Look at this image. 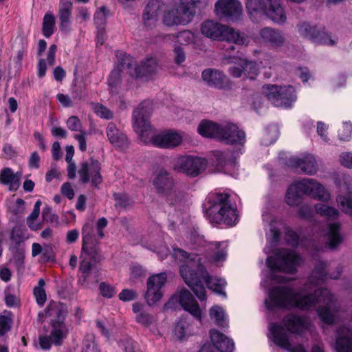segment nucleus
Instances as JSON below:
<instances>
[{
  "mask_svg": "<svg viewBox=\"0 0 352 352\" xmlns=\"http://www.w3.org/2000/svg\"><path fill=\"white\" fill-rule=\"evenodd\" d=\"M269 297L270 300L265 302L268 309L297 307L306 310L315 307L324 323L331 324L334 322L337 306L333 295L326 288H319L313 294L302 296L290 287L278 286L270 291Z\"/></svg>",
  "mask_w": 352,
  "mask_h": 352,
  "instance_id": "nucleus-1",
  "label": "nucleus"
},
{
  "mask_svg": "<svg viewBox=\"0 0 352 352\" xmlns=\"http://www.w3.org/2000/svg\"><path fill=\"white\" fill-rule=\"evenodd\" d=\"M174 255L184 262L179 268L180 275L199 300L202 301L206 298L204 283L208 289L223 297L226 296L223 291L226 282L223 279L209 275L202 263L200 255L189 254L179 248L174 249Z\"/></svg>",
  "mask_w": 352,
  "mask_h": 352,
  "instance_id": "nucleus-2",
  "label": "nucleus"
},
{
  "mask_svg": "<svg viewBox=\"0 0 352 352\" xmlns=\"http://www.w3.org/2000/svg\"><path fill=\"white\" fill-rule=\"evenodd\" d=\"M283 322L288 330L276 324H271L270 333L272 336L273 342L280 348L292 352H306L301 346L292 348L289 342V331L294 333L301 332L306 327L305 320L301 316L289 314L284 318Z\"/></svg>",
  "mask_w": 352,
  "mask_h": 352,
  "instance_id": "nucleus-3",
  "label": "nucleus"
},
{
  "mask_svg": "<svg viewBox=\"0 0 352 352\" xmlns=\"http://www.w3.org/2000/svg\"><path fill=\"white\" fill-rule=\"evenodd\" d=\"M228 193L217 192L208 197L206 213L210 221L219 224L233 226L237 220L236 209L231 205Z\"/></svg>",
  "mask_w": 352,
  "mask_h": 352,
  "instance_id": "nucleus-4",
  "label": "nucleus"
},
{
  "mask_svg": "<svg viewBox=\"0 0 352 352\" xmlns=\"http://www.w3.org/2000/svg\"><path fill=\"white\" fill-rule=\"evenodd\" d=\"M302 195L322 201L330 199L329 193L316 179H304L289 186L285 197L286 203L291 206H298L302 202Z\"/></svg>",
  "mask_w": 352,
  "mask_h": 352,
  "instance_id": "nucleus-5",
  "label": "nucleus"
},
{
  "mask_svg": "<svg viewBox=\"0 0 352 352\" xmlns=\"http://www.w3.org/2000/svg\"><path fill=\"white\" fill-rule=\"evenodd\" d=\"M245 6L254 22H257L263 16L277 23L283 24L287 21L281 0H246Z\"/></svg>",
  "mask_w": 352,
  "mask_h": 352,
  "instance_id": "nucleus-6",
  "label": "nucleus"
},
{
  "mask_svg": "<svg viewBox=\"0 0 352 352\" xmlns=\"http://www.w3.org/2000/svg\"><path fill=\"white\" fill-rule=\"evenodd\" d=\"M67 313V307L65 304L52 300L43 311L38 314L41 320L44 317L50 318L51 336L56 344H60V341L67 336L69 329L65 324Z\"/></svg>",
  "mask_w": 352,
  "mask_h": 352,
  "instance_id": "nucleus-7",
  "label": "nucleus"
},
{
  "mask_svg": "<svg viewBox=\"0 0 352 352\" xmlns=\"http://www.w3.org/2000/svg\"><path fill=\"white\" fill-rule=\"evenodd\" d=\"M278 259L274 256H268L266 259V265L272 271V279L278 282H285V278L276 275V271H283L287 273L294 274L296 267L301 261V257L295 252L288 249H283L278 254Z\"/></svg>",
  "mask_w": 352,
  "mask_h": 352,
  "instance_id": "nucleus-8",
  "label": "nucleus"
},
{
  "mask_svg": "<svg viewBox=\"0 0 352 352\" xmlns=\"http://www.w3.org/2000/svg\"><path fill=\"white\" fill-rule=\"evenodd\" d=\"M152 184L156 193L165 198L170 204H175L184 199V192L177 188L172 175L164 169L155 175Z\"/></svg>",
  "mask_w": 352,
  "mask_h": 352,
  "instance_id": "nucleus-9",
  "label": "nucleus"
},
{
  "mask_svg": "<svg viewBox=\"0 0 352 352\" xmlns=\"http://www.w3.org/2000/svg\"><path fill=\"white\" fill-rule=\"evenodd\" d=\"M201 33L212 40L234 42L236 45H243L245 38L233 28L212 21H207L201 25Z\"/></svg>",
  "mask_w": 352,
  "mask_h": 352,
  "instance_id": "nucleus-10",
  "label": "nucleus"
},
{
  "mask_svg": "<svg viewBox=\"0 0 352 352\" xmlns=\"http://www.w3.org/2000/svg\"><path fill=\"white\" fill-rule=\"evenodd\" d=\"M116 57L122 67L126 65L127 73L133 77L147 78L156 74L157 71L158 66L155 58H148L140 65H136L135 60L124 52H118Z\"/></svg>",
  "mask_w": 352,
  "mask_h": 352,
  "instance_id": "nucleus-11",
  "label": "nucleus"
},
{
  "mask_svg": "<svg viewBox=\"0 0 352 352\" xmlns=\"http://www.w3.org/2000/svg\"><path fill=\"white\" fill-rule=\"evenodd\" d=\"M263 92L269 101L278 107H290L296 98L292 86L278 87L274 85H266L263 87Z\"/></svg>",
  "mask_w": 352,
  "mask_h": 352,
  "instance_id": "nucleus-12",
  "label": "nucleus"
},
{
  "mask_svg": "<svg viewBox=\"0 0 352 352\" xmlns=\"http://www.w3.org/2000/svg\"><path fill=\"white\" fill-rule=\"evenodd\" d=\"M152 111L153 102L150 100H144L133 113V129L141 136L151 128L149 120Z\"/></svg>",
  "mask_w": 352,
  "mask_h": 352,
  "instance_id": "nucleus-13",
  "label": "nucleus"
},
{
  "mask_svg": "<svg viewBox=\"0 0 352 352\" xmlns=\"http://www.w3.org/2000/svg\"><path fill=\"white\" fill-rule=\"evenodd\" d=\"M206 160L198 157L181 156L174 161L173 169L188 175L196 177L204 170Z\"/></svg>",
  "mask_w": 352,
  "mask_h": 352,
  "instance_id": "nucleus-14",
  "label": "nucleus"
},
{
  "mask_svg": "<svg viewBox=\"0 0 352 352\" xmlns=\"http://www.w3.org/2000/svg\"><path fill=\"white\" fill-rule=\"evenodd\" d=\"M167 281L165 272L157 274L149 277L146 282L147 289L144 298L148 305L156 304L162 297L161 289Z\"/></svg>",
  "mask_w": 352,
  "mask_h": 352,
  "instance_id": "nucleus-15",
  "label": "nucleus"
},
{
  "mask_svg": "<svg viewBox=\"0 0 352 352\" xmlns=\"http://www.w3.org/2000/svg\"><path fill=\"white\" fill-rule=\"evenodd\" d=\"M217 14L228 21H236L242 15V6L237 0H218L215 3Z\"/></svg>",
  "mask_w": 352,
  "mask_h": 352,
  "instance_id": "nucleus-16",
  "label": "nucleus"
},
{
  "mask_svg": "<svg viewBox=\"0 0 352 352\" xmlns=\"http://www.w3.org/2000/svg\"><path fill=\"white\" fill-rule=\"evenodd\" d=\"M90 164L88 162L81 163L78 174L81 182L82 184H87L90 180V176L89 175L90 170L92 176L91 184L98 188L99 184L102 182V177L100 174L101 164L98 160H94L93 157L90 158Z\"/></svg>",
  "mask_w": 352,
  "mask_h": 352,
  "instance_id": "nucleus-17",
  "label": "nucleus"
},
{
  "mask_svg": "<svg viewBox=\"0 0 352 352\" xmlns=\"http://www.w3.org/2000/svg\"><path fill=\"white\" fill-rule=\"evenodd\" d=\"M79 272L78 283L85 288H90L99 281L98 269L85 258L80 262Z\"/></svg>",
  "mask_w": 352,
  "mask_h": 352,
  "instance_id": "nucleus-18",
  "label": "nucleus"
},
{
  "mask_svg": "<svg viewBox=\"0 0 352 352\" xmlns=\"http://www.w3.org/2000/svg\"><path fill=\"white\" fill-rule=\"evenodd\" d=\"M289 165L297 173H304L308 175H315L318 166L314 155L307 154L302 157H291Z\"/></svg>",
  "mask_w": 352,
  "mask_h": 352,
  "instance_id": "nucleus-19",
  "label": "nucleus"
},
{
  "mask_svg": "<svg viewBox=\"0 0 352 352\" xmlns=\"http://www.w3.org/2000/svg\"><path fill=\"white\" fill-rule=\"evenodd\" d=\"M219 141L226 144L243 145L245 142V134L242 130L232 123L222 124Z\"/></svg>",
  "mask_w": 352,
  "mask_h": 352,
  "instance_id": "nucleus-20",
  "label": "nucleus"
},
{
  "mask_svg": "<svg viewBox=\"0 0 352 352\" xmlns=\"http://www.w3.org/2000/svg\"><path fill=\"white\" fill-rule=\"evenodd\" d=\"M299 31L304 36L308 37L317 43L329 45H334V41L329 38L328 34L323 30H320L316 26H311L309 24L305 23L299 26Z\"/></svg>",
  "mask_w": 352,
  "mask_h": 352,
  "instance_id": "nucleus-21",
  "label": "nucleus"
},
{
  "mask_svg": "<svg viewBox=\"0 0 352 352\" xmlns=\"http://www.w3.org/2000/svg\"><path fill=\"white\" fill-rule=\"evenodd\" d=\"M179 302L181 306L196 319L199 320H201V311L199 306L192 294L188 289L184 288L180 291Z\"/></svg>",
  "mask_w": 352,
  "mask_h": 352,
  "instance_id": "nucleus-22",
  "label": "nucleus"
},
{
  "mask_svg": "<svg viewBox=\"0 0 352 352\" xmlns=\"http://www.w3.org/2000/svg\"><path fill=\"white\" fill-rule=\"evenodd\" d=\"M259 35L262 42L272 47H281L285 41V36L280 30L269 27L262 28Z\"/></svg>",
  "mask_w": 352,
  "mask_h": 352,
  "instance_id": "nucleus-23",
  "label": "nucleus"
},
{
  "mask_svg": "<svg viewBox=\"0 0 352 352\" xmlns=\"http://www.w3.org/2000/svg\"><path fill=\"white\" fill-rule=\"evenodd\" d=\"M336 349L337 352H352V329L342 326L337 330Z\"/></svg>",
  "mask_w": 352,
  "mask_h": 352,
  "instance_id": "nucleus-24",
  "label": "nucleus"
},
{
  "mask_svg": "<svg viewBox=\"0 0 352 352\" xmlns=\"http://www.w3.org/2000/svg\"><path fill=\"white\" fill-rule=\"evenodd\" d=\"M151 142L155 146L170 148L178 146L182 142V137L175 132L162 133L153 136Z\"/></svg>",
  "mask_w": 352,
  "mask_h": 352,
  "instance_id": "nucleus-25",
  "label": "nucleus"
},
{
  "mask_svg": "<svg viewBox=\"0 0 352 352\" xmlns=\"http://www.w3.org/2000/svg\"><path fill=\"white\" fill-rule=\"evenodd\" d=\"M106 132L110 143L113 146L120 150L128 147L129 140L126 135L121 132L114 123H109Z\"/></svg>",
  "mask_w": 352,
  "mask_h": 352,
  "instance_id": "nucleus-26",
  "label": "nucleus"
},
{
  "mask_svg": "<svg viewBox=\"0 0 352 352\" xmlns=\"http://www.w3.org/2000/svg\"><path fill=\"white\" fill-rule=\"evenodd\" d=\"M201 76L203 80L210 87L223 89L228 84L226 76L221 72L214 69L204 70Z\"/></svg>",
  "mask_w": 352,
  "mask_h": 352,
  "instance_id": "nucleus-27",
  "label": "nucleus"
},
{
  "mask_svg": "<svg viewBox=\"0 0 352 352\" xmlns=\"http://www.w3.org/2000/svg\"><path fill=\"white\" fill-rule=\"evenodd\" d=\"M73 8L70 0H60L58 16L60 20V30L62 32H69L70 31V18Z\"/></svg>",
  "mask_w": 352,
  "mask_h": 352,
  "instance_id": "nucleus-28",
  "label": "nucleus"
},
{
  "mask_svg": "<svg viewBox=\"0 0 352 352\" xmlns=\"http://www.w3.org/2000/svg\"><path fill=\"white\" fill-rule=\"evenodd\" d=\"M210 339L214 346L221 352H232L234 349V343L232 339L221 333L216 329L210 332Z\"/></svg>",
  "mask_w": 352,
  "mask_h": 352,
  "instance_id": "nucleus-29",
  "label": "nucleus"
},
{
  "mask_svg": "<svg viewBox=\"0 0 352 352\" xmlns=\"http://www.w3.org/2000/svg\"><path fill=\"white\" fill-rule=\"evenodd\" d=\"M222 124H218L208 120H203L199 124L198 133L205 138L219 140Z\"/></svg>",
  "mask_w": 352,
  "mask_h": 352,
  "instance_id": "nucleus-30",
  "label": "nucleus"
},
{
  "mask_svg": "<svg viewBox=\"0 0 352 352\" xmlns=\"http://www.w3.org/2000/svg\"><path fill=\"white\" fill-rule=\"evenodd\" d=\"M343 237L340 234L339 223H329L326 234V244L331 250H335L342 243Z\"/></svg>",
  "mask_w": 352,
  "mask_h": 352,
  "instance_id": "nucleus-31",
  "label": "nucleus"
},
{
  "mask_svg": "<svg viewBox=\"0 0 352 352\" xmlns=\"http://www.w3.org/2000/svg\"><path fill=\"white\" fill-rule=\"evenodd\" d=\"M21 173H14L10 168H4L0 173V182L9 186L10 191L16 190L20 186Z\"/></svg>",
  "mask_w": 352,
  "mask_h": 352,
  "instance_id": "nucleus-32",
  "label": "nucleus"
},
{
  "mask_svg": "<svg viewBox=\"0 0 352 352\" xmlns=\"http://www.w3.org/2000/svg\"><path fill=\"white\" fill-rule=\"evenodd\" d=\"M164 4L161 0H149L143 14L145 24L155 22Z\"/></svg>",
  "mask_w": 352,
  "mask_h": 352,
  "instance_id": "nucleus-33",
  "label": "nucleus"
},
{
  "mask_svg": "<svg viewBox=\"0 0 352 352\" xmlns=\"http://www.w3.org/2000/svg\"><path fill=\"white\" fill-rule=\"evenodd\" d=\"M197 0H181L179 6L177 8L180 15L186 24L190 23L196 13Z\"/></svg>",
  "mask_w": 352,
  "mask_h": 352,
  "instance_id": "nucleus-34",
  "label": "nucleus"
},
{
  "mask_svg": "<svg viewBox=\"0 0 352 352\" xmlns=\"http://www.w3.org/2000/svg\"><path fill=\"white\" fill-rule=\"evenodd\" d=\"M133 311L136 314V321L142 325L148 327L153 322V316L144 309V306L141 303H133Z\"/></svg>",
  "mask_w": 352,
  "mask_h": 352,
  "instance_id": "nucleus-35",
  "label": "nucleus"
},
{
  "mask_svg": "<svg viewBox=\"0 0 352 352\" xmlns=\"http://www.w3.org/2000/svg\"><path fill=\"white\" fill-rule=\"evenodd\" d=\"M80 258V261L85 258L89 262L94 263V265L96 263L100 262L102 259V256L100 254L98 244L87 246V248H85L84 250L81 248V254Z\"/></svg>",
  "mask_w": 352,
  "mask_h": 352,
  "instance_id": "nucleus-36",
  "label": "nucleus"
},
{
  "mask_svg": "<svg viewBox=\"0 0 352 352\" xmlns=\"http://www.w3.org/2000/svg\"><path fill=\"white\" fill-rule=\"evenodd\" d=\"M177 8L171 9L166 12L163 16V23L168 27H173L178 25H186L183 21Z\"/></svg>",
  "mask_w": 352,
  "mask_h": 352,
  "instance_id": "nucleus-37",
  "label": "nucleus"
},
{
  "mask_svg": "<svg viewBox=\"0 0 352 352\" xmlns=\"http://www.w3.org/2000/svg\"><path fill=\"white\" fill-rule=\"evenodd\" d=\"M238 64L242 67L243 74L246 78L251 80L255 79L258 74V68L256 62L246 59H239Z\"/></svg>",
  "mask_w": 352,
  "mask_h": 352,
  "instance_id": "nucleus-38",
  "label": "nucleus"
},
{
  "mask_svg": "<svg viewBox=\"0 0 352 352\" xmlns=\"http://www.w3.org/2000/svg\"><path fill=\"white\" fill-rule=\"evenodd\" d=\"M315 210L318 214L327 220H336L340 214L339 211L335 208L322 203L316 204Z\"/></svg>",
  "mask_w": 352,
  "mask_h": 352,
  "instance_id": "nucleus-39",
  "label": "nucleus"
},
{
  "mask_svg": "<svg viewBox=\"0 0 352 352\" xmlns=\"http://www.w3.org/2000/svg\"><path fill=\"white\" fill-rule=\"evenodd\" d=\"M82 250H84L85 248H87V246L98 244V242L96 240L95 234L94 233L93 227L91 225L85 224L82 227Z\"/></svg>",
  "mask_w": 352,
  "mask_h": 352,
  "instance_id": "nucleus-40",
  "label": "nucleus"
},
{
  "mask_svg": "<svg viewBox=\"0 0 352 352\" xmlns=\"http://www.w3.org/2000/svg\"><path fill=\"white\" fill-rule=\"evenodd\" d=\"M327 267V263L326 262H320L315 267L309 281L313 282L314 280L315 283L318 284L320 281H324L326 278H327V273L326 272Z\"/></svg>",
  "mask_w": 352,
  "mask_h": 352,
  "instance_id": "nucleus-41",
  "label": "nucleus"
},
{
  "mask_svg": "<svg viewBox=\"0 0 352 352\" xmlns=\"http://www.w3.org/2000/svg\"><path fill=\"white\" fill-rule=\"evenodd\" d=\"M55 17L51 13H46L44 16L42 24V32L44 36L50 38L54 32Z\"/></svg>",
  "mask_w": 352,
  "mask_h": 352,
  "instance_id": "nucleus-42",
  "label": "nucleus"
},
{
  "mask_svg": "<svg viewBox=\"0 0 352 352\" xmlns=\"http://www.w3.org/2000/svg\"><path fill=\"white\" fill-rule=\"evenodd\" d=\"M122 69L127 71L126 65L122 67L118 60V65L112 70L108 79L109 86L112 89L117 88V87L120 84L122 81L121 72Z\"/></svg>",
  "mask_w": 352,
  "mask_h": 352,
  "instance_id": "nucleus-43",
  "label": "nucleus"
},
{
  "mask_svg": "<svg viewBox=\"0 0 352 352\" xmlns=\"http://www.w3.org/2000/svg\"><path fill=\"white\" fill-rule=\"evenodd\" d=\"M209 314L210 318L215 320L217 325L223 328L228 327V322L225 318V312L221 307L213 306L210 308Z\"/></svg>",
  "mask_w": 352,
  "mask_h": 352,
  "instance_id": "nucleus-44",
  "label": "nucleus"
},
{
  "mask_svg": "<svg viewBox=\"0 0 352 352\" xmlns=\"http://www.w3.org/2000/svg\"><path fill=\"white\" fill-rule=\"evenodd\" d=\"M189 322L186 318H182L176 324L174 329V334L178 340H182L188 334Z\"/></svg>",
  "mask_w": 352,
  "mask_h": 352,
  "instance_id": "nucleus-45",
  "label": "nucleus"
},
{
  "mask_svg": "<svg viewBox=\"0 0 352 352\" xmlns=\"http://www.w3.org/2000/svg\"><path fill=\"white\" fill-rule=\"evenodd\" d=\"M109 14V10L105 6H102L94 14V22L98 29H104L107 17Z\"/></svg>",
  "mask_w": 352,
  "mask_h": 352,
  "instance_id": "nucleus-46",
  "label": "nucleus"
},
{
  "mask_svg": "<svg viewBox=\"0 0 352 352\" xmlns=\"http://www.w3.org/2000/svg\"><path fill=\"white\" fill-rule=\"evenodd\" d=\"M45 280L40 278L38 282V285L34 289V295L36 298V302L39 305H43L46 301V293L44 289Z\"/></svg>",
  "mask_w": 352,
  "mask_h": 352,
  "instance_id": "nucleus-47",
  "label": "nucleus"
},
{
  "mask_svg": "<svg viewBox=\"0 0 352 352\" xmlns=\"http://www.w3.org/2000/svg\"><path fill=\"white\" fill-rule=\"evenodd\" d=\"M13 323L12 316L10 313L0 315V336H4L10 331Z\"/></svg>",
  "mask_w": 352,
  "mask_h": 352,
  "instance_id": "nucleus-48",
  "label": "nucleus"
},
{
  "mask_svg": "<svg viewBox=\"0 0 352 352\" xmlns=\"http://www.w3.org/2000/svg\"><path fill=\"white\" fill-rule=\"evenodd\" d=\"M72 97L80 100L87 96L85 84L82 81H76L72 87Z\"/></svg>",
  "mask_w": 352,
  "mask_h": 352,
  "instance_id": "nucleus-49",
  "label": "nucleus"
},
{
  "mask_svg": "<svg viewBox=\"0 0 352 352\" xmlns=\"http://www.w3.org/2000/svg\"><path fill=\"white\" fill-rule=\"evenodd\" d=\"M337 202L342 212L352 216V197L339 195L337 197Z\"/></svg>",
  "mask_w": 352,
  "mask_h": 352,
  "instance_id": "nucleus-50",
  "label": "nucleus"
},
{
  "mask_svg": "<svg viewBox=\"0 0 352 352\" xmlns=\"http://www.w3.org/2000/svg\"><path fill=\"white\" fill-rule=\"evenodd\" d=\"M240 58L234 57V56L224 58V61L226 63H234L236 64V65L230 67L229 68L230 74L234 78H240L243 74V69L238 64V60Z\"/></svg>",
  "mask_w": 352,
  "mask_h": 352,
  "instance_id": "nucleus-51",
  "label": "nucleus"
},
{
  "mask_svg": "<svg viewBox=\"0 0 352 352\" xmlns=\"http://www.w3.org/2000/svg\"><path fill=\"white\" fill-rule=\"evenodd\" d=\"M14 250L13 255L14 263L18 272H21L24 269L25 251L19 247H14Z\"/></svg>",
  "mask_w": 352,
  "mask_h": 352,
  "instance_id": "nucleus-52",
  "label": "nucleus"
},
{
  "mask_svg": "<svg viewBox=\"0 0 352 352\" xmlns=\"http://www.w3.org/2000/svg\"><path fill=\"white\" fill-rule=\"evenodd\" d=\"M82 352H100L93 334H87L83 341Z\"/></svg>",
  "mask_w": 352,
  "mask_h": 352,
  "instance_id": "nucleus-53",
  "label": "nucleus"
},
{
  "mask_svg": "<svg viewBox=\"0 0 352 352\" xmlns=\"http://www.w3.org/2000/svg\"><path fill=\"white\" fill-rule=\"evenodd\" d=\"M43 221L52 224L58 225L59 223V217L56 214L52 212V210L49 206H45L42 212Z\"/></svg>",
  "mask_w": 352,
  "mask_h": 352,
  "instance_id": "nucleus-54",
  "label": "nucleus"
},
{
  "mask_svg": "<svg viewBox=\"0 0 352 352\" xmlns=\"http://www.w3.org/2000/svg\"><path fill=\"white\" fill-rule=\"evenodd\" d=\"M285 240L288 245L295 248L297 247L298 245L299 236L293 230L289 228H286Z\"/></svg>",
  "mask_w": 352,
  "mask_h": 352,
  "instance_id": "nucleus-55",
  "label": "nucleus"
},
{
  "mask_svg": "<svg viewBox=\"0 0 352 352\" xmlns=\"http://www.w3.org/2000/svg\"><path fill=\"white\" fill-rule=\"evenodd\" d=\"M99 289L101 295L103 297L111 298L116 294V289L112 285L107 283L106 282L100 283L99 285Z\"/></svg>",
  "mask_w": 352,
  "mask_h": 352,
  "instance_id": "nucleus-56",
  "label": "nucleus"
},
{
  "mask_svg": "<svg viewBox=\"0 0 352 352\" xmlns=\"http://www.w3.org/2000/svg\"><path fill=\"white\" fill-rule=\"evenodd\" d=\"M40 211L33 209V211L27 218V224L32 230L36 231L42 228V225L41 223H34V221L38 217Z\"/></svg>",
  "mask_w": 352,
  "mask_h": 352,
  "instance_id": "nucleus-57",
  "label": "nucleus"
},
{
  "mask_svg": "<svg viewBox=\"0 0 352 352\" xmlns=\"http://www.w3.org/2000/svg\"><path fill=\"white\" fill-rule=\"evenodd\" d=\"M137 298L138 294L133 289H124L119 294V299L124 302L134 300Z\"/></svg>",
  "mask_w": 352,
  "mask_h": 352,
  "instance_id": "nucleus-58",
  "label": "nucleus"
},
{
  "mask_svg": "<svg viewBox=\"0 0 352 352\" xmlns=\"http://www.w3.org/2000/svg\"><path fill=\"white\" fill-rule=\"evenodd\" d=\"M95 112L97 113L98 116H99L102 118L104 119H111L113 118V113L111 111H110L109 109H107L106 107H104L102 104H98L95 107Z\"/></svg>",
  "mask_w": 352,
  "mask_h": 352,
  "instance_id": "nucleus-59",
  "label": "nucleus"
},
{
  "mask_svg": "<svg viewBox=\"0 0 352 352\" xmlns=\"http://www.w3.org/2000/svg\"><path fill=\"white\" fill-rule=\"evenodd\" d=\"M63 341V340H61L60 343L58 344H56L52 338L51 333L50 334L49 336H40L39 338V344L41 346V348L44 350L50 349L52 344H54L56 346H60L62 344Z\"/></svg>",
  "mask_w": 352,
  "mask_h": 352,
  "instance_id": "nucleus-60",
  "label": "nucleus"
},
{
  "mask_svg": "<svg viewBox=\"0 0 352 352\" xmlns=\"http://www.w3.org/2000/svg\"><path fill=\"white\" fill-rule=\"evenodd\" d=\"M54 261V256L52 248L50 245L43 247V250L41 256L42 263L52 262Z\"/></svg>",
  "mask_w": 352,
  "mask_h": 352,
  "instance_id": "nucleus-61",
  "label": "nucleus"
},
{
  "mask_svg": "<svg viewBox=\"0 0 352 352\" xmlns=\"http://www.w3.org/2000/svg\"><path fill=\"white\" fill-rule=\"evenodd\" d=\"M116 201V206L120 208H126L129 204V198L126 195L121 193H115L113 195Z\"/></svg>",
  "mask_w": 352,
  "mask_h": 352,
  "instance_id": "nucleus-62",
  "label": "nucleus"
},
{
  "mask_svg": "<svg viewBox=\"0 0 352 352\" xmlns=\"http://www.w3.org/2000/svg\"><path fill=\"white\" fill-rule=\"evenodd\" d=\"M352 134V125L349 123H344L342 129L340 131L339 137L341 140H348Z\"/></svg>",
  "mask_w": 352,
  "mask_h": 352,
  "instance_id": "nucleus-63",
  "label": "nucleus"
},
{
  "mask_svg": "<svg viewBox=\"0 0 352 352\" xmlns=\"http://www.w3.org/2000/svg\"><path fill=\"white\" fill-rule=\"evenodd\" d=\"M341 164L349 168H352V153L349 152L343 153L340 155Z\"/></svg>",
  "mask_w": 352,
  "mask_h": 352,
  "instance_id": "nucleus-64",
  "label": "nucleus"
}]
</instances>
